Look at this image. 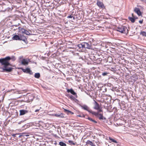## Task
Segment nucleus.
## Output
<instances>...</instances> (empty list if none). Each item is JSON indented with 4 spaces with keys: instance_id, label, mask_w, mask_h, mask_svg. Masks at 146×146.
Listing matches in <instances>:
<instances>
[{
    "instance_id": "nucleus-17",
    "label": "nucleus",
    "mask_w": 146,
    "mask_h": 146,
    "mask_svg": "<svg viewBox=\"0 0 146 146\" xmlns=\"http://www.w3.org/2000/svg\"><path fill=\"white\" fill-rule=\"evenodd\" d=\"M140 35H142L143 36H145L146 37V32L145 31H141L140 33Z\"/></svg>"
},
{
    "instance_id": "nucleus-7",
    "label": "nucleus",
    "mask_w": 146,
    "mask_h": 146,
    "mask_svg": "<svg viewBox=\"0 0 146 146\" xmlns=\"http://www.w3.org/2000/svg\"><path fill=\"white\" fill-rule=\"evenodd\" d=\"M67 92L68 93L70 92L71 94L74 95H76V97H77L76 93L74 92V90L72 89H68Z\"/></svg>"
},
{
    "instance_id": "nucleus-16",
    "label": "nucleus",
    "mask_w": 146,
    "mask_h": 146,
    "mask_svg": "<svg viewBox=\"0 0 146 146\" xmlns=\"http://www.w3.org/2000/svg\"><path fill=\"white\" fill-rule=\"evenodd\" d=\"M40 76V75L39 73H35V78H39Z\"/></svg>"
},
{
    "instance_id": "nucleus-5",
    "label": "nucleus",
    "mask_w": 146,
    "mask_h": 146,
    "mask_svg": "<svg viewBox=\"0 0 146 146\" xmlns=\"http://www.w3.org/2000/svg\"><path fill=\"white\" fill-rule=\"evenodd\" d=\"M94 109H95L96 110L97 109H99V108L100 107V106L94 100Z\"/></svg>"
},
{
    "instance_id": "nucleus-23",
    "label": "nucleus",
    "mask_w": 146,
    "mask_h": 146,
    "mask_svg": "<svg viewBox=\"0 0 146 146\" xmlns=\"http://www.w3.org/2000/svg\"><path fill=\"white\" fill-rule=\"evenodd\" d=\"M88 119L90 120V121H91L95 123H97V121L94 120V119H93L92 118H90V117H88Z\"/></svg>"
},
{
    "instance_id": "nucleus-29",
    "label": "nucleus",
    "mask_w": 146,
    "mask_h": 146,
    "mask_svg": "<svg viewBox=\"0 0 146 146\" xmlns=\"http://www.w3.org/2000/svg\"><path fill=\"white\" fill-rule=\"evenodd\" d=\"M22 32L24 33V34H26V35H27V31L25 29L23 30Z\"/></svg>"
},
{
    "instance_id": "nucleus-22",
    "label": "nucleus",
    "mask_w": 146,
    "mask_h": 146,
    "mask_svg": "<svg viewBox=\"0 0 146 146\" xmlns=\"http://www.w3.org/2000/svg\"><path fill=\"white\" fill-rule=\"evenodd\" d=\"M71 99V100L73 101H75V100H76V99L72 96L71 95L69 97Z\"/></svg>"
},
{
    "instance_id": "nucleus-18",
    "label": "nucleus",
    "mask_w": 146,
    "mask_h": 146,
    "mask_svg": "<svg viewBox=\"0 0 146 146\" xmlns=\"http://www.w3.org/2000/svg\"><path fill=\"white\" fill-rule=\"evenodd\" d=\"M87 144H89L92 146H95V145L92 143V142L88 141L87 142Z\"/></svg>"
},
{
    "instance_id": "nucleus-25",
    "label": "nucleus",
    "mask_w": 146,
    "mask_h": 146,
    "mask_svg": "<svg viewBox=\"0 0 146 146\" xmlns=\"http://www.w3.org/2000/svg\"><path fill=\"white\" fill-rule=\"evenodd\" d=\"M21 69L25 72L27 73V68L26 67L25 69L21 68Z\"/></svg>"
},
{
    "instance_id": "nucleus-14",
    "label": "nucleus",
    "mask_w": 146,
    "mask_h": 146,
    "mask_svg": "<svg viewBox=\"0 0 146 146\" xmlns=\"http://www.w3.org/2000/svg\"><path fill=\"white\" fill-rule=\"evenodd\" d=\"M137 19V18L135 17H129V20L131 21L132 23H134L135 22V19Z\"/></svg>"
},
{
    "instance_id": "nucleus-28",
    "label": "nucleus",
    "mask_w": 146,
    "mask_h": 146,
    "mask_svg": "<svg viewBox=\"0 0 146 146\" xmlns=\"http://www.w3.org/2000/svg\"><path fill=\"white\" fill-rule=\"evenodd\" d=\"M67 17L68 18H73V19H75V17H74L72 15H70L69 16H68Z\"/></svg>"
},
{
    "instance_id": "nucleus-33",
    "label": "nucleus",
    "mask_w": 146,
    "mask_h": 146,
    "mask_svg": "<svg viewBox=\"0 0 146 146\" xmlns=\"http://www.w3.org/2000/svg\"><path fill=\"white\" fill-rule=\"evenodd\" d=\"M143 20H140L139 21V23L141 24H142L143 23Z\"/></svg>"
},
{
    "instance_id": "nucleus-15",
    "label": "nucleus",
    "mask_w": 146,
    "mask_h": 146,
    "mask_svg": "<svg viewBox=\"0 0 146 146\" xmlns=\"http://www.w3.org/2000/svg\"><path fill=\"white\" fill-rule=\"evenodd\" d=\"M92 114L95 115L96 116H98L99 115V113L98 112H96L94 111H91L90 112Z\"/></svg>"
},
{
    "instance_id": "nucleus-35",
    "label": "nucleus",
    "mask_w": 146,
    "mask_h": 146,
    "mask_svg": "<svg viewBox=\"0 0 146 146\" xmlns=\"http://www.w3.org/2000/svg\"><path fill=\"white\" fill-rule=\"evenodd\" d=\"M132 17H134V16L133 14V13L132 14Z\"/></svg>"
},
{
    "instance_id": "nucleus-12",
    "label": "nucleus",
    "mask_w": 146,
    "mask_h": 146,
    "mask_svg": "<svg viewBox=\"0 0 146 146\" xmlns=\"http://www.w3.org/2000/svg\"><path fill=\"white\" fill-rule=\"evenodd\" d=\"M27 111L25 110H22L20 111V115H23L26 113Z\"/></svg>"
},
{
    "instance_id": "nucleus-21",
    "label": "nucleus",
    "mask_w": 146,
    "mask_h": 146,
    "mask_svg": "<svg viewBox=\"0 0 146 146\" xmlns=\"http://www.w3.org/2000/svg\"><path fill=\"white\" fill-rule=\"evenodd\" d=\"M77 46L79 48H84L83 42H82L81 44H78Z\"/></svg>"
},
{
    "instance_id": "nucleus-1",
    "label": "nucleus",
    "mask_w": 146,
    "mask_h": 146,
    "mask_svg": "<svg viewBox=\"0 0 146 146\" xmlns=\"http://www.w3.org/2000/svg\"><path fill=\"white\" fill-rule=\"evenodd\" d=\"M11 58L9 57H7L5 58L0 59V62L2 65H4V67L3 68V71L7 72H10L12 70V68H8L7 66L10 65L9 63L8 60H10Z\"/></svg>"
},
{
    "instance_id": "nucleus-11",
    "label": "nucleus",
    "mask_w": 146,
    "mask_h": 146,
    "mask_svg": "<svg viewBox=\"0 0 146 146\" xmlns=\"http://www.w3.org/2000/svg\"><path fill=\"white\" fill-rule=\"evenodd\" d=\"M13 39L15 40H20L21 38H22V37H20L17 35H15L13 36Z\"/></svg>"
},
{
    "instance_id": "nucleus-37",
    "label": "nucleus",
    "mask_w": 146,
    "mask_h": 146,
    "mask_svg": "<svg viewBox=\"0 0 146 146\" xmlns=\"http://www.w3.org/2000/svg\"><path fill=\"white\" fill-rule=\"evenodd\" d=\"M78 116L80 117H81V116L80 115H78Z\"/></svg>"
},
{
    "instance_id": "nucleus-4",
    "label": "nucleus",
    "mask_w": 146,
    "mask_h": 146,
    "mask_svg": "<svg viewBox=\"0 0 146 146\" xmlns=\"http://www.w3.org/2000/svg\"><path fill=\"white\" fill-rule=\"evenodd\" d=\"M83 45L84 48H87L89 49L90 48V44L88 43H87L86 42H83Z\"/></svg>"
},
{
    "instance_id": "nucleus-36",
    "label": "nucleus",
    "mask_w": 146,
    "mask_h": 146,
    "mask_svg": "<svg viewBox=\"0 0 146 146\" xmlns=\"http://www.w3.org/2000/svg\"><path fill=\"white\" fill-rule=\"evenodd\" d=\"M28 63L29 61H30V60L28 59Z\"/></svg>"
},
{
    "instance_id": "nucleus-6",
    "label": "nucleus",
    "mask_w": 146,
    "mask_h": 146,
    "mask_svg": "<svg viewBox=\"0 0 146 146\" xmlns=\"http://www.w3.org/2000/svg\"><path fill=\"white\" fill-rule=\"evenodd\" d=\"M134 11L138 15L140 16L141 15V13L139 8H135L134 10Z\"/></svg>"
},
{
    "instance_id": "nucleus-3",
    "label": "nucleus",
    "mask_w": 146,
    "mask_h": 146,
    "mask_svg": "<svg viewBox=\"0 0 146 146\" xmlns=\"http://www.w3.org/2000/svg\"><path fill=\"white\" fill-rule=\"evenodd\" d=\"M81 106L82 109L88 111L89 113H90L92 111V110H91L90 108L86 105H84L82 106Z\"/></svg>"
},
{
    "instance_id": "nucleus-2",
    "label": "nucleus",
    "mask_w": 146,
    "mask_h": 146,
    "mask_svg": "<svg viewBox=\"0 0 146 146\" xmlns=\"http://www.w3.org/2000/svg\"><path fill=\"white\" fill-rule=\"evenodd\" d=\"M117 31H119L121 33H125V31L126 30H127V28L126 27L123 26H121L118 27L117 29Z\"/></svg>"
},
{
    "instance_id": "nucleus-9",
    "label": "nucleus",
    "mask_w": 146,
    "mask_h": 146,
    "mask_svg": "<svg viewBox=\"0 0 146 146\" xmlns=\"http://www.w3.org/2000/svg\"><path fill=\"white\" fill-rule=\"evenodd\" d=\"M55 115L56 117H64V115L62 113L56 114Z\"/></svg>"
},
{
    "instance_id": "nucleus-8",
    "label": "nucleus",
    "mask_w": 146,
    "mask_h": 146,
    "mask_svg": "<svg viewBox=\"0 0 146 146\" xmlns=\"http://www.w3.org/2000/svg\"><path fill=\"white\" fill-rule=\"evenodd\" d=\"M97 5L100 7L103 8L104 7V5L103 3L100 1H98L97 3Z\"/></svg>"
},
{
    "instance_id": "nucleus-13",
    "label": "nucleus",
    "mask_w": 146,
    "mask_h": 146,
    "mask_svg": "<svg viewBox=\"0 0 146 146\" xmlns=\"http://www.w3.org/2000/svg\"><path fill=\"white\" fill-rule=\"evenodd\" d=\"M22 64L23 65L25 66L27 64V60L23 59L22 61Z\"/></svg>"
},
{
    "instance_id": "nucleus-31",
    "label": "nucleus",
    "mask_w": 146,
    "mask_h": 146,
    "mask_svg": "<svg viewBox=\"0 0 146 146\" xmlns=\"http://www.w3.org/2000/svg\"><path fill=\"white\" fill-rule=\"evenodd\" d=\"M68 142L69 143H70L72 145H75L74 143L71 140H69L68 141Z\"/></svg>"
},
{
    "instance_id": "nucleus-27",
    "label": "nucleus",
    "mask_w": 146,
    "mask_h": 146,
    "mask_svg": "<svg viewBox=\"0 0 146 146\" xmlns=\"http://www.w3.org/2000/svg\"><path fill=\"white\" fill-rule=\"evenodd\" d=\"M64 111L65 112H67L68 113H72V114H73V113H72V112L70 111H69L68 110H66L65 109H64Z\"/></svg>"
},
{
    "instance_id": "nucleus-30",
    "label": "nucleus",
    "mask_w": 146,
    "mask_h": 146,
    "mask_svg": "<svg viewBox=\"0 0 146 146\" xmlns=\"http://www.w3.org/2000/svg\"><path fill=\"white\" fill-rule=\"evenodd\" d=\"M97 110H98V113H100V112L102 111V108L100 107L99 108V109H97Z\"/></svg>"
},
{
    "instance_id": "nucleus-24",
    "label": "nucleus",
    "mask_w": 146,
    "mask_h": 146,
    "mask_svg": "<svg viewBox=\"0 0 146 146\" xmlns=\"http://www.w3.org/2000/svg\"><path fill=\"white\" fill-rule=\"evenodd\" d=\"M28 73L31 75H33V72H32V71L29 68H28Z\"/></svg>"
},
{
    "instance_id": "nucleus-10",
    "label": "nucleus",
    "mask_w": 146,
    "mask_h": 146,
    "mask_svg": "<svg viewBox=\"0 0 146 146\" xmlns=\"http://www.w3.org/2000/svg\"><path fill=\"white\" fill-rule=\"evenodd\" d=\"M34 97V96L32 94L29 95L28 97V102H29V100H30V101H32L33 100Z\"/></svg>"
},
{
    "instance_id": "nucleus-26",
    "label": "nucleus",
    "mask_w": 146,
    "mask_h": 146,
    "mask_svg": "<svg viewBox=\"0 0 146 146\" xmlns=\"http://www.w3.org/2000/svg\"><path fill=\"white\" fill-rule=\"evenodd\" d=\"M99 115L100 116V117H99V119H103V116L102 114H99Z\"/></svg>"
},
{
    "instance_id": "nucleus-32",
    "label": "nucleus",
    "mask_w": 146,
    "mask_h": 146,
    "mask_svg": "<svg viewBox=\"0 0 146 146\" xmlns=\"http://www.w3.org/2000/svg\"><path fill=\"white\" fill-rule=\"evenodd\" d=\"M108 74V73L107 72L102 73V75H103V76H106Z\"/></svg>"
},
{
    "instance_id": "nucleus-34",
    "label": "nucleus",
    "mask_w": 146,
    "mask_h": 146,
    "mask_svg": "<svg viewBox=\"0 0 146 146\" xmlns=\"http://www.w3.org/2000/svg\"><path fill=\"white\" fill-rule=\"evenodd\" d=\"M39 109H38V110H35V112H37V111H39Z\"/></svg>"
},
{
    "instance_id": "nucleus-19",
    "label": "nucleus",
    "mask_w": 146,
    "mask_h": 146,
    "mask_svg": "<svg viewBox=\"0 0 146 146\" xmlns=\"http://www.w3.org/2000/svg\"><path fill=\"white\" fill-rule=\"evenodd\" d=\"M59 144L61 146H66V144L64 143L63 142H60L59 143Z\"/></svg>"
},
{
    "instance_id": "nucleus-20",
    "label": "nucleus",
    "mask_w": 146,
    "mask_h": 146,
    "mask_svg": "<svg viewBox=\"0 0 146 146\" xmlns=\"http://www.w3.org/2000/svg\"><path fill=\"white\" fill-rule=\"evenodd\" d=\"M109 140H110L111 141V142H114V143H117V141L116 140H115L112 139V138H111L110 137H109Z\"/></svg>"
}]
</instances>
